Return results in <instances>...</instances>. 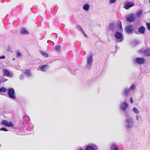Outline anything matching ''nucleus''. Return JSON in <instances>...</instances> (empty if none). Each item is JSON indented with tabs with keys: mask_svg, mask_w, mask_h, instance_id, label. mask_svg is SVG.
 Instances as JSON below:
<instances>
[{
	"mask_svg": "<svg viewBox=\"0 0 150 150\" xmlns=\"http://www.w3.org/2000/svg\"><path fill=\"white\" fill-rule=\"evenodd\" d=\"M134 121L132 117L127 118L125 120L124 127L125 130L130 132L133 126Z\"/></svg>",
	"mask_w": 150,
	"mask_h": 150,
	"instance_id": "obj_1",
	"label": "nucleus"
},
{
	"mask_svg": "<svg viewBox=\"0 0 150 150\" xmlns=\"http://www.w3.org/2000/svg\"><path fill=\"white\" fill-rule=\"evenodd\" d=\"M8 95L9 98L15 100L16 99L15 91L13 88H10L7 89Z\"/></svg>",
	"mask_w": 150,
	"mask_h": 150,
	"instance_id": "obj_2",
	"label": "nucleus"
},
{
	"mask_svg": "<svg viewBox=\"0 0 150 150\" xmlns=\"http://www.w3.org/2000/svg\"><path fill=\"white\" fill-rule=\"evenodd\" d=\"M128 104L127 102L125 100L124 101L122 102L120 104L119 108L120 110L124 112L126 111L128 108Z\"/></svg>",
	"mask_w": 150,
	"mask_h": 150,
	"instance_id": "obj_3",
	"label": "nucleus"
},
{
	"mask_svg": "<svg viewBox=\"0 0 150 150\" xmlns=\"http://www.w3.org/2000/svg\"><path fill=\"white\" fill-rule=\"evenodd\" d=\"M93 61V55L91 54L88 56L87 59V67L88 69H91V67Z\"/></svg>",
	"mask_w": 150,
	"mask_h": 150,
	"instance_id": "obj_4",
	"label": "nucleus"
},
{
	"mask_svg": "<svg viewBox=\"0 0 150 150\" xmlns=\"http://www.w3.org/2000/svg\"><path fill=\"white\" fill-rule=\"evenodd\" d=\"M115 37L117 39L118 42H122L123 39L122 34L118 31H117L115 34Z\"/></svg>",
	"mask_w": 150,
	"mask_h": 150,
	"instance_id": "obj_5",
	"label": "nucleus"
},
{
	"mask_svg": "<svg viewBox=\"0 0 150 150\" xmlns=\"http://www.w3.org/2000/svg\"><path fill=\"white\" fill-rule=\"evenodd\" d=\"M126 32L128 34H132L134 31L133 26L132 25H129L126 26L125 29Z\"/></svg>",
	"mask_w": 150,
	"mask_h": 150,
	"instance_id": "obj_6",
	"label": "nucleus"
},
{
	"mask_svg": "<svg viewBox=\"0 0 150 150\" xmlns=\"http://www.w3.org/2000/svg\"><path fill=\"white\" fill-rule=\"evenodd\" d=\"M85 150H98V147L95 144H90L87 146L85 148Z\"/></svg>",
	"mask_w": 150,
	"mask_h": 150,
	"instance_id": "obj_7",
	"label": "nucleus"
},
{
	"mask_svg": "<svg viewBox=\"0 0 150 150\" xmlns=\"http://www.w3.org/2000/svg\"><path fill=\"white\" fill-rule=\"evenodd\" d=\"M1 124L8 127H13L14 126V125L12 122H8L5 120H2Z\"/></svg>",
	"mask_w": 150,
	"mask_h": 150,
	"instance_id": "obj_8",
	"label": "nucleus"
},
{
	"mask_svg": "<svg viewBox=\"0 0 150 150\" xmlns=\"http://www.w3.org/2000/svg\"><path fill=\"white\" fill-rule=\"evenodd\" d=\"M117 25L114 23H110L109 25L108 29L110 31L112 32L115 31L117 30Z\"/></svg>",
	"mask_w": 150,
	"mask_h": 150,
	"instance_id": "obj_9",
	"label": "nucleus"
},
{
	"mask_svg": "<svg viewBox=\"0 0 150 150\" xmlns=\"http://www.w3.org/2000/svg\"><path fill=\"white\" fill-rule=\"evenodd\" d=\"M130 91L129 88L125 87L123 89L122 92V94L124 96L126 97L129 95L130 93Z\"/></svg>",
	"mask_w": 150,
	"mask_h": 150,
	"instance_id": "obj_10",
	"label": "nucleus"
},
{
	"mask_svg": "<svg viewBox=\"0 0 150 150\" xmlns=\"http://www.w3.org/2000/svg\"><path fill=\"white\" fill-rule=\"evenodd\" d=\"M126 20L128 22H132L135 19V17L134 14L131 13L130 15L127 16L126 17Z\"/></svg>",
	"mask_w": 150,
	"mask_h": 150,
	"instance_id": "obj_11",
	"label": "nucleus"
},
{
	"mask_svg": "<svg viewBox=\"0 0 150 150\" xmlns=\"http://www.w3.org/2000/svg\"><path fill=\"white\" fill-rule=\"evenodd\" d=\"M141 53H142L145 56H150V48H147L144 50H140Z\"/></svg>",
	"mask_w": 150,
	"mask_h": 150,
	"instance_id": "obj_12",
	"label": "nucleus"
},
{
	"mask_svg": "<svg viewBox=\"0 0 150 150\" xmlns=\"http://www.w3.org/2000/svg\"><path fill=\"white\" fill-rule=\"evenodd\" d=\"M136 63L139 64H144L145 62V59L142 57H137L135 59Z\"/></svg>",
	"mask_w": 150,
	"mask_h": 150,
	"instance_id": "obj_13",
	"label": "nucleus"
},
{
	"mask_svg": "<svg viewBox=\"0 0 150 150\" xmlns=\"http://www.w3.org/2000/svg\"><path fill=\"white\" fill-rule=\"evenodd\" d=\"M110 147L112 150H119V146L118 144L115 142L111 143L110 145Z\"/></svg>",
	"mask_w": 150,
	"mask_h": 150,
	"instance_id": "obj_14",
	"label": "nucleus"
},
{
	"mask_svg": "<svg viewBox=\"0 0 150 150\" xmlns=\"http://www.w3.org/2000/svg\"><path fill=\"white\" fill-rule=\"evenodd\" d=\"M134 6V4L133 2H129L125 3L123 8L126 9H128Z\"/></svg>",
	"mask_w": 150,
	"mask_h": 150,
	"instance_id": "obj_15",
	"label": "nucleus"
},
{
	"mask_svg": "<svg viewBox=\"0 0 150 150\" xmlns=\"http://www.w3.org/2000/svg\"><path fill=\"white\" fill-rule=\"evenodd\" d=\"M3 73L4 76H6L8 77H12L13 75V74L12 72L10 73L9 71L6 69H3Z\"/></svg>",
	"mask_w": 150,
	"mask_h": 150,
	"instance_id": "obj_16",
	"label": "nucleus"
},
{
	"mask_svg": "<svg viewBox=\"0 0 150 150\" xmlns=\"http://www.w3.org/2000/svg\"><path fill=\"white\" fill-rule=\"evenodd\" d=\"M38 67L40 69L41 71H45L46 70L48 69L49 66L47 64L41 65L39 66Z\"/></svg>",
	"mask_w": 150,
	"mask_h": 150,
	"instance_id": "obj_17",
	"label": "nucleus"
},
{
	"mask_svg": "<svg viewBox=\"0 0 150 150\" xmlns=\"http://www.w3.org/2000/svg\"><path fill=\"white\" fill-rule=\"evenodd\" d=\"M20 33L22 35H27L29 33L28 31L24 28H21Z\"/></svg>",
	"mask_w": 150,
	"mask_h": 150,
	"instance_id": "obj_18",
	"label": "nucleus"
},
{
	"mask_svg": "<svg viewBox=\"0 0 150 150\" xmlns=\"http://www.w3.org/2000/svg\"><path fill=\"white\" fill-rule=\"evenodd\" d=\"M90 7L89 5L88 4H86L83 6V9L84 11H88L89 10Z\"/></svg>",
	"mask_w": 150,
	"mask_h": 150,
	"instance_id": "obj_19",
	"label": "nucleus"
},
{
	"mask_svg": "<svg viewBox=\"0 0 150 150\" xmlns=\"http://www.w3.org/2000/svg\"><path fill=\"white\" fill-rule=\"evenodd\" d=\"M145 29L144 27L142 26L138 29L139 32L141 34H144L145 32Z\"/></svg>",
	"mask_w": 150,
	"mask_h": 150,
	"instance_id": "obj_20",
	"label": "nucleus"
},
{
	"mask_svg": "<svg viewBox=\"0 0 150 150\" xmlns=\"http://www.w3.org/2000/svg\"><path fill=\"white\" fill-rule=\"evenodd\" d=\"M140 43V42L138 40H133L131 42V45L133 46L136 45H138Z\"/></svg>",
	"mask_w": 150,
	"mask_h": 150,
	"instance_id": "obj_21",
	"label": "nucleus"
},
{
	"mask_svg": "<svg viewBox=\"0 0 150 150\" xmlns=\"http://www.w3.org/2000/svg\"><path fill=\"white\" fill-rule=\"evenodd\" d=\"M24 73L27 77H30L31 76V74L29 70L27 69L25 70Z\"/></svg>",
	"mask_w": 150,
	"mask_h": 150,
	"instance_id": "obj_22",
	"label": "nucleus"
},
{
	"mask_svg": "<svg viewBox=\"0 0 150 150\" xmlns=\"http://www.w3.org/2000/svg\"><path fill=\"white\" fill-rule=\"evenodd\" d=\"M40 52L41 54L44 57H48V54L45 52L44 51H40Z\"/></svg>",
	"mask_w": 150,
	"mask_h": 150,
	"instance_id": "obj_23",
	"label": "nucleus"
},
{
	"mask_svg": "<svg viewBox=\"0 0 150 150\" xmlns=\"http://www.w3.org/2000/svg\"><path fill=\"white\" fill-rule=\"evenodd\" d=\"M136 88V86L134 84H133L130 86L129 88V89L130 90V91H134V90Z\"/></svg>",
	"mask_w": 150,
	"mask_h": 150,
	"instance_id": "obj_24",
	"label": "nucleus"
},
{
	"mask_svg": "<svg viewBox=\"0 0 150 150\" xmlns=\"http://www.w3.org/2000/svg\"><path fill=\"white\" fill-rule=\"evenodd\" d=\"M16 57L17 58H20L22 57V54L19 51H17L16 52Z\"/></svg>",
	"mask_w": 150,
	"mask_h": 150,
	"instance_id": "obj_25",
	"label": "nucleus"
},
{
	"mask_svg": "<svg viewBox=\"0 0 150 150\" xmlns=\"http://www.w3.org/2000/svg\"><path fill=\"white\" fill-rule=\"evenodd\" d=\"M6 88L4 87H2L0 88V93L2 92L5 93L7 91Z\"/></svg>",
	"mask_w": 150,
	"mask_h": 150,
	"instance_id": "obj_26",
	"label": "nucleus"
},
{
	"mask_svg": "<svg viewBox=\"0 0 150 150\" xmlns=\"http://www.w3.org/2000/svg\"><path fill=\"white\" fill-rule=\"evenodd\" d=\"M133 111L136 114H138L139 113V111L137 109V108L136 107H134L132 108Z\"/></svg>",
	"mask_w": 150,
	"mask_h": 150,
	"instance_id": "obj_27",
	"label": "nucleus"
},
{
	"mask_svg": "<svg viewBox=\"0 0 150 150\" xmlns=\"http://www.w3.org/2000/svg\"><path fill=\"white\" fill-rule=\"evenodd\" d=\"M76 27L81 32H83V30L82 27L79 25H76Z\"/></svg>",
	"mask_w": 150,
	"mask_h": 150,
	"instance_id": "obj_28",
	"label": "nucleus"
},
{
	"mask_svg": "<svg viewBox=\"0 0 150 150\" xmlns=\"http://www.w3.org/2000/svg\"><path fill=\"white\" fill-rule=\"evenodd\" d=\"M142 10H140L137 13L136 16L138 18L142 14Z\"/></svg>",
	"mask_w": 150,
	"mask_h": 150,
	"instance_id": "obj_29",
	"label": "nucleus"
},
{
	"mask_svg": "<svg viewBox=\"0 0 150 150\" xmlns=\"http://www.w3.org/2000/svg\"><path fill=\"white\" fill-rule=\"evenodd\" d=\"M118 24L119 25V27L120 29L121 30H123L122 29V25L121 22L120 21H119L118 22Z\"/></svg>",
	"mask_w": 150,
	"mask_h": 150,
	"instance_id": "obj_30",
	"label": "nucleus"
},
{
	"mask_svg": "<svg viewBox=\"0 0 150 150\" xmlns=\"http://www.w3.org/2000/svg\"><path fill=\"white\" fill-rule=\"evenodd\" d=\"M54 49L56 51H59L60 50V46L59 45H57L55 47Z\"/></svg>",
	"mask_w": 150,
	"mask_h": 150,
	"instance_id": "obj_31",
	"label": "nucleus"
},
{
	"mask_svg": "<svg viewBox=\"0 0 150 150\" xmlns=\"http://www.w3.org/2000/svg\"><path fill=\"white\" fill-rule=\"evenodd\" d=\"M29 126L30 127V129H29V128H28L27 129L28 131H31L32 132V133L33 131H32L33 128V126L32 124H30Z\"/></svg>",
	"mask_w": 150,
	"mask_h": 150,
	"instance_id": "obj_32",
	"label": "nucleus"
},
{
	"mask_svg": "<svg viewBox=\"0 0 150 150\" xmlns=\"http://www.w3.org/2000/svg\"><path fill=\"white\" fill-rule=\"evenodd\" d=\"M20 79L21 80H23L24 79V77L23 75H21L19 77Z\"/></svg>",
	"mask_w": 150,
	"mask_h": 150,
	"instance_id": "obj_33",
	"label": "nucleus"
},
{
	"mask_svg": "<svg viewBox=\"0 0 150 150\" xmlns=\"http://www.w3.org/2000/svg\"><path fill=\"white\" fill-rule=\"evenodd\" d=\"M146 25L147 26V29L149 30H150V23H146Z\"/></svg>",
	"mask_w": 150,
	"mask_h": 150,
	"instance_id": "obj_34",
	"label": "nucleus"
},
{
	"mask_svg": "<svg viewBox=\"0 0 150 150\" xmlns=\"http://www.w3.org/2000/svg\"><path fill=\"white\" fill-rule=\"evenodd\" d=\"M0 131H8V130L4 127H2L0 129Z\"/></svg>",
	"mask_w": 150,
	"mask_h": 150,
	"instance_id": "obj_35",
	"label": "nucleus"
},
{
	"mask_svg": "<svg viewBox=\"0 0 150 150\" xmlns=\"http://www.w3.org/2000/svg\"><path fill=\"white\" fill-rule=\"evenodd\" d=\"M116 1L117 0H110L109 3L110 4H112L115 3Z\"/></svg>",
	"mask_w": 150,
	"mask_h": 150,
	"instance_id": "obj_36",
	"label": "nucleus"
},
{
	"mask_svg": "<svg viewBox=\"0 0 150 150\" xmlns=\"http://www.w3.org/2000/svg\"><path fill=\"white\" fill-rule=\"evenodd\" d=\"M129 101L130 103L132 104L133 103V98L132 97H131L129 98Z\"/></svg>",
	"mask_w": 150,
	"mask_h": 150,
	"instance_id": "obj_37",
	"label": "nucleus"
},
{
	"mask_svg": "<svg viewBox=\"0 0 150 150\" xmlns=\"http://www.w3.org/2000/svg\"><path fill=\"white\" fill-rule=\"evenodd\" d=\"M5 58V56L3 55L1 56H0V59H4Z\"/></svg>",
	"mask_w": 150,
	"mask_h": 150,
	"instance_id": "obj_38",
	"label": "nucleus"
},
{
	"mask_svg": "<svg viewBox=\"0 0 150 150\" xmlns=\"http://www.w3.org/2000/svg\"><path fill=\"white\" fill-rule=\"evenodd\" d=\"M8 80V79L5 78L3 79V81L4 82H5Z\"/></svg>",
	"mask_w": 150,
	"mask_h": 150,
	"instance_id": "obj_39",
	"label": "nucleus"
},
{
	"mask_svg": "<svg viewBox=\"0 0 150 150\" xmlns=\"http://www.w3.org/2000/svg\"><path fill=\"white\" fill-rule=\"evenodd\" d=\"M82 33L86 37H87V36L86 35L84 32V31H83V32H82Z\"/></svg>",
	"mask_w": 150,
	"mask_h": 150,
	"instance_id": "obj_40",
	"label": "nucleus"
},
{
	"mask_svg": "<svg viewBox=\"0 0 150 150\" xmlns=\"http://www.w3.org/2000/svg\"><path fill=\"white\" fill-rule=\"evenodd\" d=\"M136 120L137 121H138L139 120L138 115H137L136 116Z\"/></svg>",
	"mask_w": 150,
	"mask_h": 150,
	"instance_id": "obj_41",
	"label": "nucleus"
},
{
	"mask_svg": "<svg viewBox=\"0 0 150 150\" xmlns=\"http://www.w3.org/2000/svg\"><path fill=\"white\" fill-rule=\"evenodd\" d=\"M7 50H8V51H10V50H11V48H10V47L9 46V47H8V49H7Z\"/></svg>",
	"mask_w": 150,
	"mask_h": 150,
	"instance_id": "obj_42",
	"label": "nucleus"
},
{
	"mask_svg": "<svg viewBox=\"0 0 150 150\" xmlns=\"http://www.w3.org/2000/svg\"><path fill=\"white\" fill-rule=\"evenodd\" d=\"M128 114H127V113H126V114H125V117H128Z\"/></svg>",
	"mask_w": 150,
	"mask_h": 150,
	"instance_id": "obj_43",
	"label": "nucleus"
},
{
	"mask_svg": "<svg viewBox=\"0 0 150 150\" xmlns=\"http://www.w3.org/2000/svg\"><path fill=\"white\" fill-rule=\"evenodd\" d=\"M79 150H83V149L82 148H81L79 149Z\"/></svg>",
	"mask_w": 150,
	"mask_h": 150,
	"instance_id": "obj_44",
	"label": "nucleus"
},
{
	"mask_svg": "<svg viewBox=\"0 0 150 150\" xmlns=\"http://www.w3.org/2000/svg\"><path fill=\"white\" fill-rule=\"evenodd\" d=\"M25 117V115H23V118H24Z\"/></svg>",
	"mask_w": 150,
	"mask_h": 150,
	"instance_id": "obj_45",
	"label": "nucleus"
},
{
	"mask_svg": "<svg viewBox=\"0 0 150 150\" xmlns=\"http://www.w3.org/2000/svg\"><path fill=\"white\" fill-rule=\"evenodd\" d=\"M149 2L150 3V0H149Z\"/></svg>",
	"mask_w": 150,
	"mask_h": 150,
	"instance_id": "obj_46",
	"label": "nucleus"
},
{
	"mask_svg": "<svg viewBox=\"0 0 150 150\" xmlns=\"http://www.w3.org/2000/svg\"><path fill=\"white\" fill-rule=\"evenodd\" d=\"M13 60H15V59H13Z\"/></svg>",
	"mask_w": 150,
	"mask_h": 150,
	"instance_id": "obj_47",
	"label": "nucleus"
}]
</instances>
